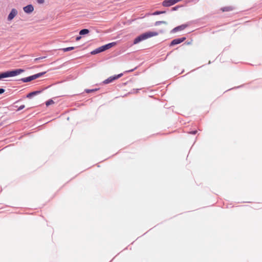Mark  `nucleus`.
<instances>
[{
    "mask_svg": "<svg viewBox=\"0 0 262 262\" xmlns=\"http://www.w3.org/2000/svg\"><path fill=\"white\" fill-rule=\"evenodd\" d=\"M46 72L39 73L27 77L21 78L20 80L23 82H30L33 80H34L36 78L40 77L41 76L43 75Z\"/></svg>",
    "mask_w": 262,
    "mask_h": 262,
    "instance_id": "obj_4",
    "label": "nucleus"
},
{
    "mask_svg": "<svg viewBox=\"0 0 262 262\" xmlns=\"http://www.w3.org/2000/svg\"><path fill=\"white\" fill-rule=\"evenodd\" d=\"M53 103H54V101L50 99L46 102V105L47 106H49Z\"/></svg>",
    "mask_w": 262,
    "mask_h": 262,
    "instance_id": "obj_15",
    "label": "nucleus"
},
{
    "mask_svg": "<svg viewBox=\"0 0 262 262\" xmlns=\"http://www.w3.org/2000/svg\"><path fill=\"white\" fill-rule=\"evenodd\" d=\"M122 75L123 74L121 73L118 75L110 76V77L105 79L104 81H103V83L104 84H108L111 83L115 80L121 77Z\"/></svg>",
    "mask_w": 262,
    "mask_h": 262,
    "instance_id": "obj_5",
    "label": "nucleus"
},
{
    "mask_svg": "<svg viewBox=\"0 0 262 262\" xmlns=\"http://www.w3.org/2000/svg\"><path fill=\"white\" fill-rule=\"evenodd\" d=\"M187 25H182L181 26H178L177 27H175L174 28H173L171 32V33H175V32H177L178 31H182L183 30H184V29H185L186 27H187Z\"/></svg>",
    "mask_w": 262,
    "mask_h": 262,
    "instance_id": "obj_10",
    "label": "nucleus"
},
{
    "mask_svg": "<svg viewBox=\"0 0 262 262\" xmlns=\"http://www.w3.org/2000/svg\"><path fill=\"white\" fill-rule=\"evenodd\" d=\"M37 2L38 4H43L45 2V0H37Z\"/></svg>",
    "mask_w": 262,
    "mask_h": 262,
    "instance_id": "obj_19",
    "label": "nucleus"
},
{
    "mask_svg": "<svg viewBox=\"0 0 262 262\" xmlns=\"http://www.w3.org/2000/svg\"><path fill=\"white\" fill-rule=\"evenodd\" d=\"M94 90H86L85 91L86 93H90L91 92H93L94 91Z\"/></svg>",
    "mask_w": 262,
    "mask_h": 262,
    "instance_id": "obj_21",
    "label": "nucleus"
},
{
    "mask_svg": "<svg viewBox=\"0 0 262 262\" xmlns=\"http://www.w3.org/2000/svg\"><path fill=\"white\" fill-rule=\"evenodd\" d=\"M40 91H34L28 94L27 96V98H31L32 96H35L38 94H39Z\"/></svg>",
    "mask_w": 262,
    "mask_h": 262,
    "instance_id": "obj_11",
    "label": "nucleus"
},
{
    "mask_svg": "<svg viewBox=\"0 0 262 262\" xmlns=\"http://www.w3.org/2000/svg\"><path fill=\"white\" fill-rule=\"evenodd\" d=\"M89 33V30L88 29H84L81 30L79 32V34L82 35L87 34Z\"/></svg>",
    "mask_w": 262,
    "mask_h": 262,
    "instance_id": "obj_12",
    "label": "nucleus"
},
{
    "mask_svg": "<svg viewBox=\"0 0 262 262\" xmlns=\"http://www.w3.org/2000/svg\"><path fill=\"white\" fill-rule=\"evenodd\" d=\"M5 90L4 89H0V94L4 93Z\"/></svg>",
    "mask_w": 262,
    "mask_h": 262,
    "instance_id": "obj_20",
    "label": "nucleus"
},
{
    "mask_svg": "<svg viewBox=\"0 0 262 262\" xmlns=\"http://www.w3.org/2000/svg\"><path fill=\"white\" fill-rule=\"evenodd\" d=\"M161 24H167V22L165 21H157L155 23V25L157 26Z\"/></svg>",
    "mask_w": 262,
    "mask_h": 262,
    "instance_id": "obj_14",
    "label": "nucleus"
},
{
    "mask_svg": "<svg viewBox=\"0 0 262 262\" xmlns=\"http://www.w3.org/2000/svg\"><path fill=\"white\" fill-rule=\"evenodd\" d=\"M25 108V105H20L17 109V111H20L21 110H23V108Z\"/></svg>",
    "mask_w": 262,
    "mask_h": 262,
    "instance_id": "obj_18",
    "label": "nucleus"
},
{
    "mask_svg": "<svg viewBox=\"0 0 262 262\" xmlns=\"http://www.w3.org/2000/svg\"><path fill=\"white\" fill-rule=\"evenodd\" d=\"M185 39H186V37H185L174 39L171 42L170 45L173 46V45L179 44V43L182 42L183 41H184Z\"/></svg>",
    "mask_w": 262,
    "mask_h": 262,
    "instance_id": "obj_8",
    "label": "nucleus"
},
{
    "mask_svg": "<svg viewBox=\"0 0 262 262\" xmlns=\"http://www.w3.org/2000/svg\"><path fill=\"white\" fill-rule=\"evenodd\" d=\"M196 133V130H194V131H192L191 132H190V134H195Z\"/></svg>",
    "mask_w": 262,
    "mask_h": 262,
    "instance_id": "obj_23",
    "label": "nucleus"
},
{
    "mask_svg": "<svg viewBox=\"0 0 262 262\" xmlns=\"http://www.w3.org/2000/svg\"><path fill=\"white\" fill-rule=\"evenodd\" d=\"M23 10L26 13H31L34 10V7L32 5H28L23 8Z\"/></svg>",
    "mask_w": 262,
    "mask_h": 262,
    "instance_id": "obj_9",
    "label": "nucleus"
},
{
    "mask_svg": "<svg viewBox=\"0 0 262 262\" xmlns=\"http://www.w3.org/2000/svg\"><path fill=\"white\" fill-rule=\"evenodd\" d=\"M116 44V42H111V43H107L106 45H105L104 46H101V47L95 49L93 51H92L91 54H96L99 53L100 52L104 51L113 47Z\"/></svg>",
    "mask_w": 262,
    "mask_h": 262,
    "instance_id": "obj_3",
    "label": "nucleus"
},
{
    "mask_svg": "<svg viewBox=\"0 0 262 262\" xmlns=\"http://www.w3.org/2000/svg\"><path fill=\"white\" fill-rule=\"evenodd\" d=\"M176 3V0H164L162 3V5L164 7H170Z\"/></svg>",
    "mask_w": 262,
    "mask_h": 262,
    "instance_id": "obj_7",
    "label": "nucleus"
},
{
    "mask_svg": "<svg viewBox=\"0 0 262 262\" xmlns=\"http://www.w3.org/2000/svg\"><path fill=\"white\" fill-rule=\"evenodd\" d=\"M138 90H139L138 89L133 90V91H135V92H133V93H137V92H138Z\"/></svg>",
    "mask_w": 262,
    "mask_h": 262,
    "instance_id": "obj_24",
    "label": "nucleus"
},
{
    "mask_svg": "<svg viewBox=\"0 0 262 262\" xmlns=\"http://www.w3.org/2000/svg\"><path fill=\"white\" fill-rule=\"evenodd\" d=\"M158 35L157 32H147L142 34L141 35L137 37L134 40L133 43L134 45L137 44L139 42L150 38L153 36H156Z\"/></svg>",
    "mask_w": 262,
    "mask_h": 262,
    "instance_id": "obj_1",
    "label": "nucleus"
},
{
    "mask_svg": "<svg viewBox=\"0 0 262 262\" xmlns=\"http://www.w3.org/2000/svg\"><path fill=\"white\" fill-rule=\"evenodd\" d=\"M164 13H165L164 11H156L152 13V15H159V14H163Z\"/></svg>",
    "mask_w": 262,
    "mask_h": 262,
    "instance_id": "obj_16",
    "label": "nucleus"
},
{
    "mask_svg": "<svg viewBox=\"0 0 262 262\" xmlns=\"http://www.w3.org/2000/svg\"><path fill=\"white\" fill-rule=\"evenodd\" d=\"M17 10L16 9L13 8L8 16V20H12L17 15Z\"/></svg>",
    "mask_w": 262,
    "mask_h": 262,
    "instance_id": "obj_6",
    "label": "nucleus"
},
{
    "mask_svg": "<svg viewBox=\"0 0 262 262\" xmlns=\"http://www.w3.org/2000/svg\"><path fill=\"white\" fill-rule=\"evenodd\" d=\"M81 38V36H77L76 38V40L78 41Z\"/></svg>",
    "mask_w": 262,
    "mask_h": 262,
    "instance_id": "obj_22",
    "label": "nucleus"
},
{
    "mask_svg": "<svg viewBox=\"0 0 262 262\" xmlns=\"http://www.w3.org/2000/svg\"><path fill=\"white\" fill-rule=\"evenodd\" d=\"M230 10V9L229 7H224V8H222V10L223 12L228 11H229Z\"/></svg>",
    "mask_w": 262,
    "mask_h": 262,
    "instance_id": "obj_17",
    "label": "nucleus"
},
{
    "mask_svg": "<svg viewBox=\"0 0 262 262\" xmlns=\"http://www.w3.org/2000/svg\"><path fill=\"white\" fill-rule=\"evenodd\" d=\"M24 71L23 69L9 71L0 74V80L3 78L17 76Z\"/></svg>",
    "mask_w": 262,
    "mask_h": 262,
    "instance_id": "obj_2",
    "label": "nucleus"
},
{
    "mask_svg": "<svg viewBox=\"0 0 262 262\" xmlns=\"http://www.w3.org/2000/svg\"><path fill=\"white\" fill-rule=\"evenodd\" d=\"M74 49H75V47H70L62 48V49H61V50H62L63 52H68V51H71Z\"/></svg>",
    "mask_w": 262,
    "mask_h": 262,
    "instance_id": "obj_13",
    "label": "nucleus"
}]
</instances>
